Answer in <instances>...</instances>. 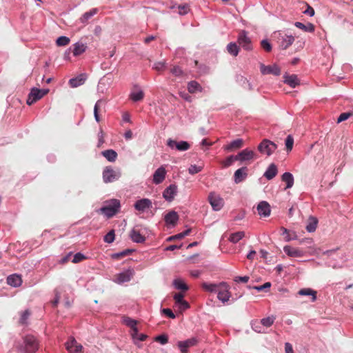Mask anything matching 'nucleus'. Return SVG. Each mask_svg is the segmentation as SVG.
Here are the masks:
<instances>
[{"instance_id": "obj_49", "label": "nucleus", "mask_w": 353, "mask_h": 353, "mask_svg": "<svg viewBox=\"0 0 353 353\" xmlns=\"http://www.w3.org/2000/svg\"><path fill=\"white\" fill-rule=\"evenodd\" d=\"M170 72L176 77H183L184 72L179 65H174L171 68Z\"/></svg>"}, {"instance_id": "obj_8", "label": "nucleus", "mask_w": 353, "mask_h": 353, "mask_svg": "<svg viewBox=\"0 0 353 353\" xmlns=\"http://www.w3.org/2000/svg\"><path fill=\"white\" fill-rule=\"evenodd\" d=\"M134 208L139 212H144L152 208V203L149 199H141L134 203Z\"/></svg>"}, {"instance_id": "obj_51", "label": "nucleus", "mask_w": 353, "mask_h": 353, "mask_svg": "<svg viewBox=\"0 0 353 353\" xmlns=\"http://www.w3.org/2000/svg\"><path fill=\"white\" fill-rule=\"evenodd\" d=\"M70 39L65 36H61L57 39V44L59 46H65L70 43Z\"/></svg>"}, {"instance_id": "obj_57", "label": "nucleus", "mask_w": 353, "mask_h": 353, "mask_svg": "<svg viewBox=\"0 0 353 353\" xmlns=\"http://www.w3.org/2000/svg\"><path fill=\"white\" fill-rule=\"evenodd\" d=\"M202 170V167L198 166L196 165H191L190 168H188V172L190 174H195L196 173H199Z\"/></svg>"}, {"instance_id": "obj_61", "label": "nucleus", "mask_w": 353, "mask_h": 353, "mask_svg": "<svg viewBox=\"0 0 353 353\" xmlns=\"http://www.w3.org/2000/svg\"><path fill=\"white\" fill-rule=\"evenodd\" d=\"M351 115L352 114L350 112L341 113L337 119V123H341L342 121L347 120L348 118L350 117Z\"/></svg>"}, {"instance_id": "obj_15", "label": "nucleus", "mask_w": 353, "mask_h": 353, "mask_svg": "<svg viewBox=\"0 0 353 353\" xmlns=\"http://www.w3.org/2000/svg\"><path fill=\"white\" fill-rule=\"evenodd\" d=\"M177 193V186L175 184H170L163 192V197L165 201L171 202L174 200Z\"/></svg>"}, {"instance_id": "obj_52", "label": "nucleus", "mask_w": 353, "mask_h": 353, "mask_svg": "<svg viewBox=\"0 0 353 353\" xmlns=\"http://www.w3.org/2000/svg\"><path fill=\"white\" fill-rule=\"evenodd\" d=\"M114 231L112 230L104 236L103 240L105 243H111L114 241Z\"/></svg>"}, {"instance_id": "obj_59", "label": "nucleus", "mask_w": 353, "mask_h": 353, "mask_svg": "<svg viewBox=\"0 0 353 353\" xmlns=\"http://www.w3.org/2000/svg\"><path fill=\"white\" fill-rule=\"evenodd\" d=\"M132 252V250L127 249V250H123L122 252L113 254H112V258L113 259H119V258H120L121 256H125V255H128V254H130Z\"/></svg>"}, {"instance_id": "obj_41", "label": "nucleus", "mask_w": 353, "mask_h": 353, "mask_svg": "<svg viewBox=\"0 0 353 353\" xmlns=\"http://www.w3.org/2000/svg\"><path fill=\"white\" fill-rule=\"evenodd\" d=\"M97 8H92L90 10L85 12L80 18V21L82 23H86L92 17H93L94 14L97 13Z\"/></svg>"}, {"instance_id": "obj_18", "label": "nucleus", "mask_w": 353, "mask_h": 353, "mask_svg": "<svg viewBox=\"0 0 353 353\" xmlns=\"http://www.w3.org/2000/svg\"><path fill=\"white\" fill-rule=\"evenodd\" d=\"M284 252L290 257H301L305 254V252L299 248L291 247L290 245H285L283 247Z\"/></svg>"}, {"instance_id": "obj_21", "label": "nucleus", "mask_w": 353, "mask_h": 353, "mask_svg": "<svg viewBox=\"0 0 353 353\" xmlns=\"http://www.w3.org/2000/svg\"><path fill=\"white\" fill-rule=\"evenodd\" d=\"M230 292H229L228 285L225 283V285L219 288L217 292V298L222 303H225L229 301L230 298Z\"/></svg>"}, {"instance_id": "obj_37", "label": "nucleus", "mask_w": 353, "mask_h": 353, "mask_svg": "<svg viewBox=\"0 0 353 353\" xmlns=\"http://www.w3.org/2000/svg\"><path fill=\"white\" fill-rule=\"evenodd\" d=\"M298 294L301 296H311L312 302L316 300V292L311 288L301 289Z\"/></svg>"}, {"instance_id": "obj_40", "label": "nucleus", "mask_w": 353, "mask_h": 353, "mask_svg": "<svg viewBox=\"0 0 353 353\" xmlns=\"http://www.w3.org/2000/svg\"><path fill=\"white\" fill-rule=\"evenodd\" d=\"M252 329L257 333H265V330L263 327L261 322L258 320H252L251 321Z\"/></svg>"}, {"instance_id": "obj_43", "label": "nucleus", "mask_w": 353, "mask_h": 353, "mask_svg": "<svg viewBox=\"0 0 353 353\" xmlns=\"http://www.w3.org/2000/svg\"><path fill=\"white\" fill-rule=\"evenodd\" d=\"M245 236V232L239 231L232 233L229 237V241L232 243H236Z\"/></svg>"}, {"instance_id": "obj_10", "label": "nucleus", "mask_w": 353, "mask_h": 353, "mask_svg": "<svg viewBox=\"0 0 353 353\" xmlns=\"http://www.w3.org/2000/svg\"><path fill=\"white\" fill-rule=\"evenodd\" d=\"M236 157L237 160L242 163L256 159L257 156L253 150L245 148L236 154Z\"/></svg>"}, {"instance_id": "obj_36", "label": "nucleus", "mask_w": 353, "mask_h": 353, "mask_svg": "<svg viewBox=\"0 0 353 353\" xmlns=\"http://www.w3.org/2000/svg\"><path fill=\"white\" fill-rule=\"evenodd\" d=\"M281 235L285 236V241H290L297 239V235L295 232H290L284 227L281 228Z\"/></svg>"}, {"instance_id": "obj_16", "label": "nucleus", "mask_w": 353, "mask_h": 353, "mask_svg": "<svg viewBox=\"0 0 353 353\" xmlns=\"http://www.w3.org/2000/svg\"><path fill=\"white\" fill-rule=\"evenodd\" d=\"M122 322L127 325L128 327H130L132 330V332L131 333V336L132 339H135L137 335L138 332V328L137 327V321L134 319H132L128 316H123L122 317Z\"/></svg>"}, {"instance_id": "obj_54", "label": "nucleus", "mask_w": 353, "mask_h": 353, "mask_svg": "<svg viewBox=\"0 0 353 353\" xmlns=\"http://www.w3.org/2000/svg\"><path fill=\"white\" fill-rule=\"evenodd\" d=\"M270 287H271V283L270 282H266L263 285H258V286H254V287L248 286L249 288H253V289L257 290L258 292H261V291H263L266 289H269Z\"/></svg>"}, {"instance_id": "obj_4", "label": "nucleus", "mask_w": 353, "mask_h": 353, "mask_svg": "<svg viewBox=\"0 0 353 353\" xmlns=\"http://www.w3.org/2000/svg\"><path fill=\"white\" fill-rule=\"evenodd\" d=\"M119 170H114L111 166H107L103 171V180L105 183H112L121 177Z\"/></svg>"}, {"instance_id": "obj_26", "label": "nucleus", "mask_w": 353, "mask_h": 353, "mask_svg": "<svg viewBox=\"0 0 353 353\" xmlns=\"http://www.w3.org/2000/svg\"><path fill=\"white\" fill-rule=\"evenodd\" d=\"M225 285V282H221L219 283H203L202 284V287L205 291L214 293H217L219 288Z\"/></svg>"}, {"instance_id": "obj_22", "label": "nucleus", "mask_w": 353, "mask_h": 353, "mask_svg": "<svg viewBox=\"0 0 353 353\" xmlns=\"http://www.w3.org/2000/svg\"><path fill=\"white\" fill-rule=\"evenodd\" d=\"M179 218L177 212L172 210L164 216V221L166 225L174 226L178 222Z\"/></svg>"}, {"instance_id": "obj_42", "label": "nucleus", "mask_w": 353, "mask_h": 353, "mask_svg": "<svg viewBox=\"0 0 353 353\" xmlns=\"http://www.w3.org/2000/svg\"><path fill=\"white\" fill-rule=\"evenodd\" d=\"M227 50L231 55L236 57L239 52V47L235 42H230L227 46Z\"/></svg>"}, {"instance_id": "obj_17", "label": "nucleus", "mask_w": 353, "mask_h": 353, "mask_svg": "<svg viewBox=\"0 0 353 353\" xmlns=\"http://www.w3.org/2000/svg\"><path fill=\"white\" fill-rule=\"evenodd\" d=\"M133 274L134 270L132 269H128L127 270L118 274L115 281L119 284L128 282L131 280Z\"/></svg>"}, {"instance_id": "obj_9", "label": "nucleus", "mask_w": 353, "mask_h": 353, "mask_svg": "<svg viewBox=\"0 0 353 353\" xmlns=\"http://www.w3.org/2000/svg\"><path fill=\"white\" fill-rule=\"evenodd\" d=\"M167 145L171 149H176L179 151H186L190 149V145L185 141H180L179 142L169 139L167 141Z\"/></svg>"}, {"instance_id": "obj_1", "label": "nucleus", "mask_w": 353, "mask_h": 353, "mask_svg": "<svg viewBox=\"0 0 353 353\" xmlns=\"http://www.w3.org/2000/svg\"><path fill=\"white\" fill-rule=\"evenodd\" d=\"M120 201L112 199L105 202L103 206L100 208V212L108 218L114 216L120 210Z\"/></svg>"}, {"instance_id": "obj_3", "label": "nucleus", "mask_w": 353, "mask_h": 353, "mask_svg": "<svg viewBox=\"0 0 353 353\" xmlns=\"http://www.w3.org/2000/svg\"><path fill=\"white\" fill-rule=\"evenodd\" d=\"M49 92V89H39L37 88H32L30 92L28 94L26 103L30 105L41 99L43 96L47 94Z\"/></svg>"}, {"instance_id": "obj_31", "label": "nucleus", "mask_w": 353, "mask_h": 353, "mask_svg": "<svg viewBox=\"0 0 353 353\" xmlns=\"http://www.w3.org/2000/svg\"><path fill=\"white\" fill-rule=\"evenodd\" d=\"M281 180L286 183L285 190L291 188L294 185V176L290 172H284L281 176Z\"/></svg>"}, {"instance_id": "obj_19", "label": "nucleus", "mask_w": 353, "mask_h": 353, "mask_svg": "<svg viewBox=\"0 0 353 353\" xmlns=\"http://www.w3.org/2000/svg\"><path fill=\"white\" fill-rule=\"evenodd\" d=\"M248 176V168L241 167L236 170L234 174V181L238 184L243 181Z\"/></svg>"}, {"instance_id": "obj_5", "label": "nucleus", "mask_w": 353, "mask_h": 353, "mask_svg": "<svg viewBox=\"0 0 353 353\" xmlns=\"http://www.w3.org/2000/svg\"><path fill=\"white\" fill-rule=\"evenodd\" d=\"M276 148L277 146L274 142L266 139H263L258 145V150L267 156L272 154Z\"/></svg>"}, {"instance_id": "obj_7", "label": "nucleus", "mask_w": 353, "mask_h": 353, "mask_svg": "<svg viewBox=\"0 0 353 353\" xmlns=\"http://www.w3.org/2000/svg\"><path fill=\"white\" fill-rule=\"evenodd\" d=\"M294 37L292 35H288L280 32L278 33L277 43L281 49H287L294 43Z\"/></svg>"}, {"instance_id": "obj_12", "label": "nucleus", "mask_w": 353, "mask_h": 353, "mask_svg": "<svg viewBox=\"0 0 353 353\" xmlns=\"http://www.w3.org/2000/svg\"><path fill=\"white\" fill-rule=\"evenodd\" d=\"M197 338L192 337L185 341H180L177 343V346L179 348L181 353H188V349L193 347L198 343Z\"/></svg>"}, {"instance_id": "obj_39", "label": "nucleus", "mask_w": 353, "mask_h": 353, "mask_svg": "<svg viewBox=\"0 0 353 353\" xmlns=\"http://www.w3.org/2000/svg\"><path fill=\"white\" fill-rule=\"evenodd\" d=\"M243 141L242 139H237L231 141L225 147V150L231 151L234 148H241L243 146Z\"/></svg>"}, {"instance_id": "obj_23", "label": "nucleus", "mask_w": 353, "mask_h": 353, "mask_svg": "<svg viewBox=\"0 0 353 353\" xmlns=\"http://www.w3.org/2000/svg\"><path fill=\"white\" fill-rule=\"evenodd\" d=\"M166 170L163 167L159 168L153 174V183L155 184L161 183L165 178Z\"/></svg>"}, {"instance_id": "obj_48", "label": "nucleus", "mask_w": 353, "mask_h": 353, "mask_svg": "<svg viewBox=\"0 0 353 353\" xmlns=\"http://www.w3.org/2000/svg\"><path fill=\"white\" fill-rule=\"evenodd\" d=\"M173 285L177 290L186 291L188 290V285L181 279H174Z\"/></svg>"}, {"instance_id": "obj_63", "label": "nucleus", "mask_w": 353, "mask_h": 353, "mask_svg": "<svg viewBox=\"0 0 353 353\" xmlns=\"http://www.w3.org/2000/svg\"><path fill=\"white\" fill-rule=\"evenodd\" d=\"M162 313L170 319H174L176 317L174 312L170 308H163L161 310Z\"/></svg>"}, {"instance_id": "obj_25", "label": "nucleus", "mask_w": 353, "mask_h": 353, "mask_svg": "<svg viewBox=\"0 0 353 353\" xmlns=\"http://www.w3.org/2000/svg\"><path fill=\"white\" fill-rule=\"evenodd\" d=\"M283 79L284 83L290 85L291 88H294L300 84V81L296 74L290 75L288 74H285L283 75Z\"/></svg>"}, {"instance_id": "obj_60", "label": "nucleus", "mask_w": 353, "mask_h": 353, "mask_svg": "<svg viewBox=\"0 0 353 353\" xmlns=\"http://www.w3.org/2000/svg\"><path fill=\"white\" fill-rule=\"evenodd\" d=\"M155 341L159 342L161 345H165L168 342V337L165 334L159 335L155 338Z\"/></svg>"}, {"instance_id": "obj_32", "label": "nucleus", "mask_w": 353, "mask_h": 353, "mask_svg": "<svg viewBox=\"0 0 353 353\" xmlns=\"http://www.w3.org/2000/svg\"><path fill=\"white\" fill-rule=\"evenodd\" d=\"M318 219L314 216H310L308 219L305 229L308 232H314L316 229Z\"/></svg>"}, {"instance_id": "obj_62", "label": "nucleus", "mask_w": 353, "mask_h": 353, "mask_svg": "<svg viewBox=\"0 0 353 353\" xmlns=\"http://www.w3.org/2000/svg\"><path fill=\"white\" fill-rule=\"evenodd\" d=\"M153 68L157 71L163 70L165 68V62L159 61L154 64Z\"/></svg>"}, {"instance_id": "obj_33", "label": "nucleus", "mask_w": 353, "mask_h": 353, "mask_svg": "<svg viewBox=\"0 0 353 353\" xmlns=\"http://www.w3.org/2000/svg\"><path fill=\"white\" fill-rule=\"evenodd\" d=\"M101 154L110 162H114L117 158V153L112 149L102 151Z\"/></svg>"}, {"instance_id": "obj_47", "label": "nucleus", "mask_w": 353, "mask_h": 353, "mask_svg": "<svg viewBox=\"0 0 353 353\" xmlns=\"http://www.w3.org/2000/svg\"><path fill=\"white\" fill-rule=\"evenodd\" d=\"M77 344L76 339L73 336H70L68 341L65 343L66 350L70 352H73V348Z\"/></svg>"}, {"instance_id": "obj_64", "label": "nucleus", "mask_w": 353, "mask_h": 353, "mask_svg": "<svg viewBox=\"0 0 353 353\" xmlns=\"http://www.w3.org/2000/svg\"><path fill=\"white\" fill-rule=\"evenodd\" d=\"M29 316H30V312H29V311H28V310H25V311L22 313V314H21V317H20V320H19L20 323H21V324H25V323H26L27 319H28Z\"/></svg>"}, {"instance_id": "obj_45", "label": "nucleus", "mask_w": 353, "mask_h": 353, "mask_svg": "<svg viewBox=\"0 0 353 353\" xmlns=\"http://www.w3.org/2000/svg\"><path fill=\"white\" fill-rule=\"evenodd\" d=\"M276 317L273 315L262 319L260 321L261 322L263 327L268 328L272 325Z\"/></svg>"}, {"instance_id": "obj_20", "label": "nucleus", "mask_w": 353, "mask_h": 353, "mask_svg": "<svg viewBox=\"0 0 353 353\" xmlns=\"http://www.w3.org/2000/svg\"><path fill=\"white\" fill-rule=\"evenodd\" d=\"M257 212L261 216H269L271 212L270 204L267 201H261L257 205Z\"/></svg>"}, {"instance_id": "obj_53", "label": "nucleus", "mask_w": 353, "mask_h": 353, "mask_svg": "<svg viewBox=\"0 0 353 353\" xmlns=\"http://www.w3.org/2000/svg\"><path fill=\"white\" fill-rule=\"evenodd\" d=\"M236 161H238L236 155H230L224 161L223 165L224 167L228 168L232 165V163Z\"/></svg>"}, {"instance_id": "obj_24", "label": "nucleus", "mask_w": 353, "mask_h": 353, "mask_svg": "<svg viewBox=\"0 0 353 353\" xmlns=\"http://www.w3.org/2000/svg\"><path fill=\"white\" fill-rule=\"evenodd\" d=\"M183 297L184 295L182 293H176L174 296L175 303L178 305L181 310H185L190 307L189 303L184 300Z\"/></svg>"}, {"instance_id": "obj_27", "label": "nucleus", "mask_w": 353, "mask_h": 353, "mask_svg": "<svg viewBox=\"0 0 353 353\" xmlns=\"http://www.w3.org/2000/svg\"><path fill=\"white\" fill-rule=\"evenodd\" d=\"M86 80V75L81 74L79 76L72 78L69 80V85L71 88H77L83 85Z\"/></svg>"}, {"instance_id": "obj_34", "label": "nucleus", "mask_w": 353, "mask_h": 353, "mask_svg": "<svg viewBox=\"0 0 353 353\" xmlns=\"http://www.w3.org/2000/svg\"><path fill=\"white\" fill-rule=\"evenodd\" d=\"M188 90L190 93L194 94L197 92H202L201 85L196 81H191L188 83Z\"/></svg>"}, {"instance_id": "obj_6", "label": "nucleus", "mask_w": 353, "mask_h": 353, "mask_svg": "<svg viewBox=\"0 0 353 353\" xmlns=\"http://www.w3.org/2000/svg\"><path fill=\"white\" fill-rule=\"evenodd\" d=\"M237 42L245 50L250 51L252 50L251 39L248 36V32L245 30H241L239 32Z\"/></svg>"}, {"instance_id": "obj_2", "label": "nucleus", "mask_w": 353, "mask_h": 353, "mask_svg": "<svg viewBox=\"0 0 353 353\" xmlns=\"http://www.w3.org/2000/svg\"><path fill=\"white\" fill-rule=\"evenodd\" d=\"M39 348V343L32 335H26L23 338V342L19 349L26 353L35 352Z\"/></svg>"}, {"instance_id": "obj_29", "label": "nucleus", "mask_w": 353, "mask_h": 353, "mask_svg": "<svg viewBox=\"0 0 353 353\" xmlns=\"http://www.w3.org/2000/svg\"><path fill=\"white\" fill-rule=\"evenodd\" d=\"M130 237L133 242L137 243H142L145 241V236L134 228L130 231Z\"/></svg>"}, {"instance_id": "obj_11", "label": "nucleus", "mask_w": 353, "mask_h": 353, "mask_svg": "<svg viewBox=\"0 0 353 353\" xmlns=\"http://www.w3.org/2000/svg\"><path fill=\"white\" fill-rule=\"evenodd\" d=\"M145 94L143 90L139 85H134L133 88L129 94V99L136 103L142 101L144 98Z\"/></svg>"}, {"instance_id": "obj_50", "label": "nucleus", "mask_w": 353, "mask_h": 353, "mask_svg": "<svg viewBox=\"0 0 353 353\" xmlns=\"http://www.w3.org/2000/svg\"><path fill=\"white\" fill-rule=\"evenodd\" d=\"M102 100H98L94 107V117L97 122L100 121V117L99 115V109L102 104Z\"/></svg>"}, {"instance_id": "obj_13", "label": "nucleus", "mask_w": 353, "mask_h": 353, "mask_svg": "<svg viewBox=\"0 0 353 353\" xmlns=\"http://www.w3.org/2000/svg\"><path fill=\"white\" fill-rule=\"evenodd\" d=\"M208 200L213 210L215 211L220 210L223 206V199L214 193L211 192L209 194Z\"/></svg>"}, {"instance_id": "obj_58", "label": "nucleus", "mask_w": 353, "mask_h": 353, "mask_svg": "<svg viewBox=\"0 0 353 353\" xmlns=\"http://www.w3.org/2000/svg\"><path fill=\"white\" fill-rule=\"evenodd\" d=\"M294 144V139L291 135H288L285 139V146L288 151L292 150Z\"/></svg>"}, {"instance_id": "obj_38", "label": "nucleus", "mask_w": 353, "mask_h": 353, "mask_svg": "<svg viewBox=\"0 0 353 353\" xmlns=\"http://www.w3.org/2000/svg\"><path fill=\"white\" fill-rule=\"evenodd\" d=\"M87 46L85 44L80 42H77L74 44L73 54L77 57L85 51Z\"/></svg>"}, {"instance_id": "obj_14", "label": "nucleus", "mask_w": 353, "mask_h": 353, "mask_svg": "<svg viewBox=\"0 0 353 353\" xmlns=\"http://www.w3.org/2000/svg\"><path fill=\"white\" fill-rule=\"evenodd\" d=\"M260 70L263 74H272L275 76H279L281 74V69L276 64L270 65H265L264 64H261Z\"/></svg>"}, {"instance_id": "obj_28", "label": "nucleus", "mask_w": 353, "mask_h": 353, "mask_svg": "<svg viewBox=\"0 0 353 353\" xmlns=\"http://www.w3.org/2000/svg\"><path fill=\"white\" fill-rule=\"evenodd\" d=\"M7 283L12 287L17 288L21 285L22 279L21 276L17 274H13L8 276Z\"/></svg>"}, {"instance_id": "obj_44", "label": "nucleus", "mask_w": 353, "mask_h": 353, "mask_svg": "<svg viewBox=\"0 0 353 353\" xmlns=\"http://www.w3.org/2000/svg\"><path fill=\"white\" fill-rule=\"evenodd\" d=\"M238 81L244 89L248 90H253L252 83L249 81V80L247 79V78L243 76H240L238 77Z\"/></svg>"}, {"instance_id": "obj_55", "label": "nucleus", "mask_w": 353, "mask_h": 353, "mask_svg": "<svg viewBox=\"0 0 353 353\" xmlns=\"http://www.w3.org/2000/svg\"><path fill=\"white\" fill-rule=\"evenodd\" d=\"M85 259V256L81 252H77L75 254L73 255V259L72 260V262L74 263H77L79 262H81L83 259Z\"/></svg>"}, {"instance_id": "obj_30", "label": "nucleus", "mask_w": 353, "mask_h": 353, "mask_svg": "<svg viewBox=\"0 0 353 353\" xmlns=\"http://www.w3.org/2000/svg\"><path fill=\"white\" fill-rule=\"evenodd\" d=\"M278 173L277 167L274 163H271L265 170L263 176L268 179L271 180L276 176Z\"/></svg>"}, {"instance_id": "obj_46", "label": "nucleus", "mask_w": 353, "mask_h": 353, "mask_svg": "<svg viewBox=\"0 0 353 353\" xmlns=\"http://www.w3.org/2000/svg\"><path fill=\"white\" fill-rule=\"evenodd\" d=\"M194 64H195V66H196L198 68L197 72L200 75H203V74L209 73L210 68L208 66H207L204 64H199L198 61H194Z\"/></svg>"}, {"instance_id": "obj_35", "label": "nucleus", "mask_w": 353, "mask_h": 353, "mask_svg": "<svg viewBox=\"0 0 353 353\" xmlns=\"http://www.w3.org/2000/svg\"><path fill=\"white\" fill-rule=\"evenodd\" d=\"M294 26L303 30L306 32H313L314 31V26L311 23H307V24H304L301 22L296 21L294 23Z\"/></svg>"}, {"instance_id": "obj_56", "label": "nucleus", "mask_w": 353, "mask_h": 353, "mask_svg": "<svg viewBox=\"0 0 353 353\" xmlns=\"http://www.w3.org/2000/svg\"><path fill=\"white\" fill-rule=\"evenodd\" d=\"M262 48L266 52H270L272 50V45L268 39H263L261 42Z\"/></svg>"}]
</instances>
